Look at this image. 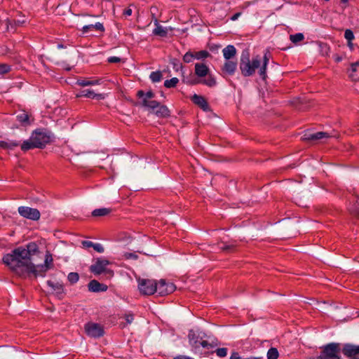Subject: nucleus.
Returning a JSON list of instances; mask_svg holds the SVG:
<instances>
[{"mask_svg": "<svg viewBox=\"0 0 359 359\" xmlns=\"http://www.w3.org/2000/svg\"><path fill=\"white\" fill-rule=\"evenodd\" d=\"M176 289L175 285L170 282H166L165 280L161 279L159 282L156 283V290L161 296H165L172 293Z\"/></svg>", "mask_w": 359, "mask_h": 359, "instance_id": "nucleus-12", "label": "nucleus"}, {"mask_svg": "<svg viewBox=\"0 0 359 359\" xmlns=\"http://www.w3.org/2000/svg\"><path fill=\"white\" fill-rule=\"evenodd\" d=\"M248 4H245L244 5H243L241 8L242 10L246 8L248 6Z\"/></svg>", "mask_w": 359, "mask_h": 359, "instance_id": "nucleus-56", "label": "nucleus"}, {"mask_svg": "<svg viewBox=\"0 0 359 359\" xmlns=\"http://www.w3.org/2000/svg\"><path fill=\"white\" fill-rule=\"evenodd\" d=\"M194 59V53L192 52H187L184 54L183 56V61L186 63H189L192 62V60Z\"/></svg>", "mask_w": 359, "mask_h": 359, "instance_id": "nucleus-41", "label": "nucleus"}, {"mask_svg": "<svg viewBox=\"0 0 359 359\" xmlns=\"http://www.w3.org/2000/svg\"><path fill=\"white\" fill-rule=\"evenodd\" d=\"M139 290L144 295H151L156 292V282L154 280L142 279L139 282Z\"/></svg>", "mask_w": 359, "mask_h": 359, "instance_id": "nucleus-8", "label": "nucleus"}, {"mask_svg": "<svg viewBox=\"0 0 359 359\" xmlns=\"http://www.w3.org/2000/svg\"><path fill=\"white\" fill-rule=\"evenodd\" d=\"M210 55V54L207 50H200V51L194 53V58L197 59V60H203V59L207 58Z\"/></svg>", "mask_w": 359, "mask_h": 359, "instance_id": "nucleus-35", "label": "nucleus"}, {"mask_svg": "<svg viewBox=\"0 0 359 359\" xmlns=\"http://www.w3.org/2000/svg\"><path fill=\"white\" fill-rule=\"evenodd\" d=\"M191 100L194 104L198 106L203 111H208L210 110L208 102L203 96L194 94L191 97Z\"/></svg>", "mask_w": 359, "mask_h": 359, "instance_id": "nucleus-13", "label": "nucleus"}, {"mask_svg": "<svg viewBox=\"0 0 359 359\" xmlns=\"http://www.w3.org/2000/svg\"><path fill=\"white\" fill-rule=\"evenodd\" d=\"M179 79L176 77L172 78L171 79L165 80L164 82V86L168 88L175 87L178 83Z\"/></svg>", "mask_w": 359, "mask_h": 359, "instance_id": "nucleus-37", "label": "nucleus"}, {"mask_svg": "<svg viewBox=\"0 0 359 359\" xmlns=\"http://www.w3.org/2000/svg\"><path fill=\"white\" fill-rule=\"evenodd\" d=\"M124 318L126 320V323L123 324V327H125L126 325L132 323V322L134 320V316L133 313L125 314Z\"/></svg>", "mask_w": 359, "mask_h": 359, "instance_id": "nucleus-45", "label": "nucleus"}, {"mask_svg": "<svg viewBox=\"0 0 359 359\" xmlns=\"http://www.w3.org/2000/svg\"><path fill=\"white\" fill-rule=\"evenodd\" d=\"M93 249L98 252H103L104 248L100 243H94Z\"/></svg>", "mask_w": 359, "mask_h": 359, "instance_id": "nucleus-46", "label": "nucleus"}, {"mask_svg": "<svg viewBox=\"0 0 359 359\" xmlns=\"http://www.w3.org/2000/svg\"><path fill=\"white\" fill-rule=\"evenodd\" d=\"M269 62V59L266 55L264 56V61L262 65L259 67V74L263 79H265L266 77V67Z\"/></svg>", "mask_w": 359, "mask_h": 359, "instance_id": "nucleus-26", "label": "nucleus"}, {"mask_svg": "<svg viewBox=\"0 0 359 359\" xmlns=\"http://www.w3.org/2000/svg\"><path fill=\"white\" fill-rule=\"evenodd\" d=\"M44 265L47 266L49 269L53 267V259L52 255L49 252H47L46 254Z\"/></svg>", "mask_w": 359, "mask_h": 359, "instance_id": "nucleus-34", "label": "nucleus"}, {"mask_svg": "<svg viewBox=\"0 0 359 359\" xmlns=\"http://www.w3.org/2000/svg\"><path fill=\"white\" fill-rule=\"evenodd\" d=\"M348 76L353 81H359V62L353 63L349 69Z\"/></svg>", "mask_w": 359, "mask_h": 359, "instance_id": "nucleus-19", "label": "nucleus"}, {"mask_svg": "<svg viewBox=\"0 0 359 359\" xmlns=\"http://www.w3.org/2000/svg\"><path fill=\"white\" fill-rule=\"evenodd\" d=\"M32 140L38 145L37 148L42 149L50 142V135L44 129H37L32 133Z\"/></svg>", "mask_w": 359, "mask_h": 359, "instance_id": "nucleus-7", "label": "nucleus"}, {"mask_svg": "<svg viewBox=\"0 0 359 359\" xmlns=\"http://www.w3.org/2000/svg\"><path fill=\"white\" fill-rule=\"evenodd\" d=\"M230 359H240V355H239L238 353L233 352L231 354Z\"/></svg>", "mask_w": 359, "mask_h": 359, "instance_id": "nucleus-53", "label": "nucleus"}, {"mask_svg": "<svg viewBox=\"0 0 359 359\" xmlns=\"http://www.w3.org/2000/svg\"><path fill=\"white\" fill-rule=\"evenodd\" d=\"M215 352L219 357L223 358V357H225L227 354V348H219L215 351Z\"/></svg>", "mask_w": 359, "mask_h": 359, "instance_id": "nucleus-44", "label": "nucleus"}, {"mask_svg": "<svg viewBox=\"0 0 359 359\" xmlns=\"http://www.w3.org/2000/svg\"><path fill=\"white\" fill-rule=\"evenodd\" d=\"M18 212L22 217L34 221L39 220L41 216L40 212L37 209L27 206H20Z\"/></svg>", "mask_w": 359, "mask_h": 359, "instance_id": "nucleus-11", "label": "nucleus"}, {"mask_svg": "<svg viewBox=\"0 0 359 359\" xmlns=\"http://www.w3.org/2000/svg\"><path fill=\"white\" fill-rule=\"evenodd\" d=\"M16 119L22 126H29L31 122L29 121V115L25 111H22L16 116Z\"/></svg>", "mask_w": 359, "mask_h": 359, "instance_id": "nucleus-22", "label": "nucleus"}, {"mask_svg": "<svg viewBox=\"0 0 359 359\" xmlns=\"http://www.w3.org/2000/svg\"><path fill=\"white\" fill-rule=\"evenodd\" d=\"M344 37L348 42H350L354 39V34L351 29H346L344 32Z\"/></svg>", "mask_w": 359, "mask_h": 359, "instance_id": "nucleus-42", "label": "nucleus"}, {"mask_svg": "<svg viewBox=\"0 0 359 359\" xmlns=\"http://www.w3.org/2000/svg\"><path fill=\"white\" fill-rule=\"evenodd\" d=\"M48 285L58 294L62 293L63 291V285L60 283H54L51 280H48Z\"/></svg>", "mask_w": 359, "mask_h": 359, "instance_id": "nucleus-32", "label": "nucleus"}, {"mask_svg": "<svg viewBox=\"0 0 359 359\" xmlns=\"http://www.w3.org/2000/svg\"><path fill=\"white\" fill-rule=\"evenodd\" d=\"M37 144H35V142L32 140V135L30 136L28 140L24 141L21 144V149L23 151H27L29 149H32L34 148H37Z\"/></svg>", "mask_w": 359, "mask_h": 359, "instance_id": "nucleus-23", "label": "nucleus"}, {"mask_svg": "<svg viewBox=\"0 0 359 359\" xmlns=\"http://www.w3.org/2000/svg\"><path fill=\"white\" fill-rule=\"evenodd\" d=\"M348 46L350 48L351 50H353V44L352 41L348 42Z\"/></svg>", "mask_w": 359, "mask_h": 359, "instance_id": "nucleus-55", "label": "nucleus"}, {"mask_svg": "<svg viewBox=\"0 0 359 359\" xmlns=\"http://www.w3.org/2000/svg\"><path fill=\"white\" fill-rule=\"evenodd\" d=\"M341 344L332 342L321 347L320 354L315 359H341Z\"/></svg>", "mask_w": 359, "mask_h": 359, "instance_id": "nucleus-5", "label": "nucleus"}, {"mask_svg": "<svg viewBox=\"0 0 359 359\" xmlns=\"http://www.w3.org/2000/svg\"><path fill=\"white\" fill-rule=\"evenodd\" d=\"M86 334L94 338H99L104 335V331L102 325L95 323H88L85 325Z\"/></svg>", "mask_w": 359, "mask_h": 359, "instance_id": "nucleus-9", "label": "nucleus"}, {"mask_svg": "<svg viewBox=\"0 0 359 359\" xmlns=\"http://www.w3.org/2000/svg\"><path fill=\"white\" fill-rule=\"evenodd\" d=\"M107 61L109 63H117L121 61V58L118 57L112 56V57H109Z\"/></svg>", "mask_w": 359, "mask_h": 359, "instance_id": "nucleus-47", "label": "nucleus"}, {"mask_svg": "<svg viewBox=\"0 0 359 359\" xmlns=\"http://www.w3.org/2000/svg\"><path fill=\"white\" fill-rule=\"evenodd\" d=\"M349 211L351 214L359 217V198H355L354 203L351 208H349Z\"/></svg>", "mask_w": 359, "mask_h": 359, "instance_id": "nucleus-31", "label": "nucleus"}, {"mask_svg": "<svg viewBox=\"0 0 359 359\" xmlns=\"http://www.w3.org/2000/svg\"><path fill=\"white\" fill-rule=\"evenodd\" d=\"M57 48H64V46L62 44H58L57 45Z\"/></svg>", "mask_w": 359, "mask_h": 359, "instance_id": "nucleus-57", "label": "nucleus"}, {"mask_svg": "<svg viewBox=\"0 0 359 359\" xmlns=\"http://www.w3.org/2000/svg\"><path fill=\"white\" fill-rule=\"evenodd\" d=\"M291 41L294 43H297L304 40V36L302 33H297L290 36Z\"/></svg>", "mask_w": 359, "mask_h": 359, "instance_id": "nucleus-38", "label": "nucleus"}, {"mask_svg": "<svg viewBox=\"0 0 359 359\" xmlns=\"http://www.w3.org/2000/svg\"><path fill=\"white\" fill-rule=\"evenodd\" d=\"M161 103L156 100H148L147 98H143L142 105L144 107L156 109L158 106H159Z\"/></svg>", "mask_w": 359, "mask_h": 359, "instance_id": "nucleus-24", "label": "nucleus"}, {"mask_svg": "<svg viewBox=\"0 0 359 359\" xmlns=\"http://www.w3.org/2000/svg\"><path fill=\"white\" fill-rule=\"evenodd\" d=\"M92 30H96L100 32H104L105 29L102 23L97 22L95 25H88L83 26L81 31L83 34H86L88 32Z\"/></svg>", "mask_w": 359, "mask_h": 359, "instance_id": "nucleus-18", "label": "nucleus"}, {"mask_svg": "<svg viewBox=\"0 0 359 359\" xmlns=\"http://www.w3.org/2000/svg\"><path fill=\"white\" fill-rule=\"evenodd\" d=\"M155 114L160 118H167L170 116V111L168 108L163 104H159L155 111Z\"/></svg>", "mask_w": 359, "mask_h": 359, "instance_id": "nucleus-21", "label": "nucleus"}, {"mask_svg": "<svg viewBox=\"0 0 359 359\" xmlns=\"http://www.w3.org/2000/svg\"><path fill=\"white\" fill-rule=\"evenodd\" d=\"M194 73L198 79L194 80L191 84L201 83L210 88L216 86V79L212 74H210V69L205 64L196 63Z\"/></svg>", "mask_w": 359, "mask_h": 359, "instance_id": "nucleus-2", "label": "nucleus"}, {"mask_svg": "<svg viewBox=\"0 0 359 359\" xmlns=\"http://www.w3.org/2000/svg\"><path fill=\"white\" fill-rule=\"evenodd\" d=\"M76 84L84 87V86H95L99 84V80L95 79V80H89V79H78L76 81Z\"/></svg>", "mask_w": 359, "mask_h": 359, "instance_id": "nucleus-27", "label": "nucleus"}, {"mask_svg": "<svg viewBox=\"0 0 359 359\" xmlns=\"http://www.w3.org/2000/svg\"><path fill=\"white\" fill-rule=\"evenodd\" d=\"M189 344L194 349H197L202 346L208 350L215 348L217 346V340L211 341L203 339L202 337L196 334L195 331L190 330L188 334Z\"/></svg>", "mask_w": 359, "mask_h": 359, "instance_id": "nucleus-4", "label": "nucleus"}, {"mask_svg": "<svg viewBox=\"0 0 359 359\" xmlns=\"http://www.w3.org/2000/svg\"><path fill=\"white\" fill-rule=\"evenodd\" d=\"M111 210L110 208H106L95 209L92 212V215L93 217L105 216V215H107L108 214H109L111 212Z\"/></svg>", "mask_w": 359, "mask_h": 359, "instance_id": "nucleus-28", "label": "nucleus"}, {"mask_svg": "<svg viewBox=\"0 0 359 359\" xmlns=\"http://www.w3.org/2000/svg\"><path fill=\"white\" fill-rule=\"evenodd\" d=\"M11 71V67L6 64H0V74H5Z\"/></svg>", "mask_w": 359, "mask_h": 359, "instance_id": "nucleus-43", "label": "nucleus"}, {"mask_svg": "<svg viewBox=\"0 0 359 359\" xmlns=\"http://www.w3.org/2000/svg\"><path fill=\"white\" fill-rule=\"evenodd\" d=\"M279 353L276 348L271 347L267 352V359H278Z\"/></svg>", "mask_w": 359, "mask_h": 359, "instance_id": "nucleus-36", "label": "nucleus"}, {"mask_svg": "<svg viewBox=\"0 0 359 359\" xmlns=\"http://www.w3.org/2000/svg\"><path fill=\"white\" fill-rule=\"evenodd\" d=\"M225 60H231L236 55V49L232 45H229L222 50Z\"/></svg>", "mask_w": 359, "mask_h": 359, "instance_id": "nucleus-20", "label": "nucleus"}, {"mask_svg": "<svg viewBox=\"0 0 359 359\" xmlns=\"http://www.w3.org/2000/svg\"><path fill=\"white\" fill-rule=\"evenodd\" d=\"M126 258H136L137 257L136 255H133L132 253L126 255Z\"/></svg>", "mask_w": 359, "mask_h": 359, "instance_id": "nucleus-54", "label": "nucleus"}, {"mask_svg": "<svg viewBox=\"0 0 359 359\" xmlns=\"http://www.w3.org/2000/svg\"><path fill=\"white\" fill-rule=\"evenodd\" d=\"M261 65L259 56H256L250 60L249 54H243L241 57L240 69L243 76H250L255 73V70Z\"/></svg>", "mask_w": 359, "mask_h": 359, "instance_id": "nucleus-3", "label": "nucleus"}, {"mask_svg": "<svg viewBox=\"0 0 359 359\" xmlns=\"http://www.w3.org/2000/svg\"><path fill=\"white\" fill-rule=\"evenodd\" d=\"M154 93L151 90H149L147 92V93H144L142 90H140L137 93V97L141 98L145 96L144 98H147L148 100H149V99L154 98Z\"/></svg>", "mask_w": 359, "mask_h": 359, "instance_id": "nucleus-33", "label": "nucleus"}, {"mask_svg": "<svg viewBox=\"0 0 359 359\" xmlns=\"http://www.w3.org/2000/svg\"><path fill=\"white\" fill-rule=\"evenodd\" d=\"M94 243L89 241H82V245L86 248H93Z\"/></svg>", "mask_w": 359, "mask_h": 359, "instance_id": "nucleus-48", "label": "nucleus"}, {"mask_svg": "<svg viewBox=\"0 0 359 359\" xmlns=\"http://www.w3.org/2000/svg\"><path fill=\"white\" fill-rule=\"evenodd\" d=\"M343 355L349 359H359V345L353 344H344L341 347Z\"/></svg>", "mask_w": 359, "mask_h": 359, "instance_id": "nucleus-10", "label": "nucleus"}, {"mask_svg": "<svg viewBox=\"0 0 359 359\" xmlns=\"http://www.w3.org/2000/svg\"><path fill=\"white\" fill-rule=\"evenodd\" d=\"M237 68V62L233 61L232 60H226L224 62L222 71L223 73L227 74L229 75H233Z\"/></svg>", "mask_w": 359, "mask_h": 359, "instance_id": "nucleus-16", "label": "nucleus"}, {"mask_svg": "<svg viewBox=\"0 0 359 359\" xmlns=\"http://www.w3.org/2000/svg\"><path fill=\"white\" fill-rule=\"evenodd\" d=\"M68 280L72 283L74 284L76 283L79 279V276L78 273L75 272H71L68 274L67 276Z\"/></svg>", "mask_w": 359, "mask_h": 359, "instance_id": "nucleus-40", "label": "nucleus"}, {"mask_svg": "<svg viewBox=\"0 0 359 359\" xmlns=\"http://www.w3.org/2000/svg\"><path fill=\"white\" fill-rule=\"evenodd\" d=\"M150 79L153 82H159L162 79V74L161 72H153L150 74Z\"/></svg>", "mask_w": 359, "mask_h": 359, "instance_id": "nucleus-39", "label": "nucleus"}, {"mask_svg": "<svg viewBox=\"0 0 359 359\" xmlns=\"http://www.w3.org/2000/svg\"><path fill=\"white\" fill-rule=\"evenodd\" d=\"M329 137H330V135L327 133L318 132V133L309 135L306 137V139L309 140H321L323 138H327Z\"/></svg>", "mask_w": 359, "mask_h": 359, "instance_id": "nucleus-25", "label": "nucleus"}, {"mask_svg": "<svg viewBox=\"0 0 359 359\" xmlns=\"http://www.w3.org/2000/svg\"><path fill=\"white\" fill-rule=\"evenodd\" d=\"M88 97L96 100H103L104 99V95L102 93H95L93 90H82L80 91L79 94L76 95V97Z\"/></svg>", "mask_w": 359, "mask_h": 359, "instance_id": "nucleus-15", "label": "nucleus"}, {"mask_svg": "<svg viewBox=\"0 0 359 359\" xmlns=\"http://www.w3.org/2000/svg\"><path fill=\"white\" fill-rule=\"evenodd\" d=\"M88 287L90 291L94 292H104L107 290V286L106 285L102 284L96 280H90L88 285Z\"/></svg>", "mask_w": 359, "mask_h": 359, "instance_id": "nucleus-17", "label": "nucleus"}, {"mask_svg": "<svg viewBox=\"0 0 359 359\" xmlns=\"http://www.w3.org/2000/svg\"><path fill=\"white\" fill-rule=\"evenodd\" d=\"M19 144V142L15 141H0V147L4 149H13V148L18 147Z\"/></svg>", "mask_w": 359, "mask_h": 359, "instance_id": "nucleus-30", "label": "nucleus"}, {"mask_svg": "<svg viewBox=\"0 0 359 359\" xmlns=\"http://www.w3.org/2000/svg\"><path fill=\"white\" fill-rule=\"evenodd\" d=\"M109 262L104 259H97L95 263L90 266V271L95 275H100L104 273L107 277L114 276V271L107 268Z\"/></svg>", "mask_w": 359, "mask_h": 359, "instance_id": "nucleus-6", "label": "nucleus"}, {"mask_svg": "<svg viewBox=\"0 0 359 359\" xmlns=\"http://www.w3.org/2000/svg\"><path fill=\"white\" fill-rule=\"evenodd\" d=\"M153 34L156 36L165 37L168 34V31L166 29L156 23V27L153 30Z\"/></svg>", "mask_w": 359, "mask_h": 359, "instance_id": "nucleus-29", "label": "nucleus"}, {"mask_svg": "<svg viewBox=\"0 0 359 359\" xmlns=\"http://www.w3.org/2000/svg\"><path fill=\"white\" fill-rule=\"evenodd\" d=\"M48 269H48L47 266H45L44 264L35 265L33 263V267L28 270L27 276L33 274L35 278L37 276H44Z\"/></svg>", "mask_w": 359, "mask_h": 359, "instance_id": "nucleus-14", "label": "nucleus"}, {"mask_svg": "<svg viewBox=\"0 0 359 359\" xmlns=\"http://www.w3.org/2000/svg\"><path fill=\"white\" fill-rule=\"evenodd\" d=\"M241 14H242V11H238V12H236L234 15H233L230 18V19H231V20H233V21H235V20H237V19H238V18L241 15Z\"/></svg>", "mask_w": 359, "mask_h": 359, "instance_id": "nucleus-50", "label": "nucleus"}, {"mask_svg": "<svg viewBox=\"0 0 359 359\" xmlns=\"http://www.w3.org/2000/svg\"><path fill=\"white\" fill-rule=\"evenodd\" d=\"M171 63L173 65L174 68L177 70L178 69V68L182 67V64L180 63L179 61L176 59H174Z\"/></svg>", "mask_w": 359, "mask_h": 359, "instance_id": "nucleus-49", "label": "nucleus"}, {"mask_svg": "<svg viewBox=\"0 0 359 359\" xmlns=\"http://www.w3.org/2000/svg\"><path fill=\"white\" fill-rule=\"evenodd\" d=\"M132 12H133V11H132V9H131V8H126V9H125V10L123 11V15H125V16H126V17H127V16H130V15H132Z\"/></svg>", "mask_w": 359, "mask_h": 359, "instance_id": "nucleus-51", "label": "nucleus"}, {"mask_svg": "<svg viewBox=\"0 0 359 359\" xmlns=\"http://www.w3.org/2000/svg\"><path fill=\"white\" fill-rule=\"evenodd\" d=\"M233 245H224L223 246L221 247V249L224 251H229L233 249Z\"/></svg>", "mask_w": 359, "mask_h": 359, "instance_id": "nucleus-52", "label": "nucleus"}, {"mask_svg": "<svg viewBox=\"0 0 359 359\" xmlns=\"http://www.w3.org/2000/svg\"><path fill=\"white\" fill-rule=\"evenodd\" d=\"M39 252L37 244L31 242L26 246L18 247L11 253L4 255L3 262L17 275L25 277L28 270L33 267V257Z\"/></svg>", "mask_w": 359, "mask_h": 359, "instance_id": "nucleus-1", "label": "nucleus"}]
</instances>
